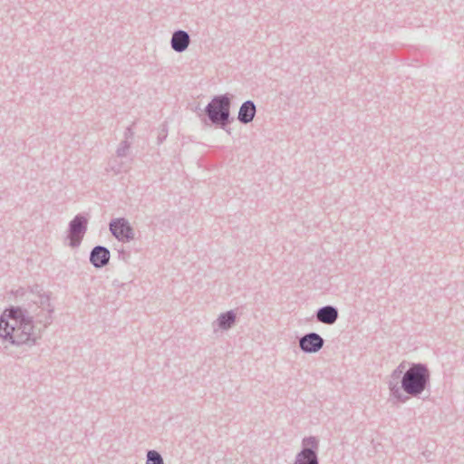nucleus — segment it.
I'll return each instance as SVG.
<instances>
[{"mask_svg": "<svg viewBox=\"0 0 464 464\" xmlns=\"http://www.w3.org/2000/svg\"><path fill=\"white\" fill-rule=\"evenodd\" d=\"M53 311L46 294L40 295L38 301L32 304L5 308L0 315V338L16 346L34 345L42 331L52 324Z\"/></svg>", "mask_w": 464, "mask_h": 464, "instance_id": "1", "label": "nucleus"}, {"mask_svg": "<svg viewBox=\"0 0 464 464\" xmlns=\"http://www.w3.org/2000/svg\"><path fill=\"white\" fill-rule=\"evenodd\" d=\"M404 369V362H401L388 382L391 396L400 403H405L410 396L419 397L430 386V372L425 363L412 362Z\"/></svg>", "mask_w": 464, "mask_h": 464, "instance_id": "2", "label": "nucleus"}, {"mask_svg": "<svg viewBox=\"0 0 464 464\" xmlns=\"http://www.w3.org/2000/svg\"><path fill=\"white\" fill-rule=\"evenodd\" d=\"M232 95L229 93L215 95L204 109L206 118L202 119L207 123V119L212 125L218 127L230 133L227 126L231 124L234 118L231 117L230 108Z\"/></svg>", "mask_w": 464, "mask_h": 464, "instance_id": "3", "label": "nucleus"}, {"mask_svg": "<svg viewBox=\"0 0 464 464\" xmlns=\"http://www.w3.org/2000/svg\"><path fill=\"white\" fill-rule=\"evenodd\" d=\"M88 218L83 214H77L68 224L66 238L69 240V246L78 247L88 229Z\"/></svg>", "mask_w": 464, "mask_h": 464, "instance_id": "4", "label": "nucleus"}, {"mask_svg": "<svg viewBox=\"0 0 464 464\" xmlns=\"http://www.w3.org/2000/svg\"><path fill=\"white\" fill-rule=\"evenodd\" d=\"M302 444V450L296 454L294 464H319L317 439L306 437Z\"/></svg>", "mask_w": 464, "mask_h": 464, "instance_id": "5", "label": "nucleus"}, {"mask_svg": "<svg viewBox=\"0 0 464 464\" xmlns=\"http://www.w3.org/2000/svg\"><path fill=\"white\" fill-rule=\"evenodd\" d=\"M111 235L121 242H130L134 238V231L129 221L124 218L111 219L109 224Z\"/></svg>", "mask_w": 464, "mask_h": 464, "instance_id": "6", "label": "nucleus"}, {"mask_svg": "<svg viewBox=\"0 0 464 464\" xmlns=\"http://www.w3.org/2000/svg\"><path fill=\"white\" fill-rule=\"evenodd\" d=\"M324 344V338L314 332L307 333L299 338V348L304 353H315Z\"/></svg>", "mask_w": 464, "mask_h": 464, "instance_id": "7", "label": "nucleus"}, {"mask_svg": "<svg viewBox=\"0 0 464 464\" xmlns=\"http://www.w3.org/2000/svg\"><path fill=\"white\" fill-rule=\"evenodd\" d=\"M110 250L103 246H95L90 252V263L95 268H102L110 262Z\"/></svg>", "mask_w": 464, "mask_h": 464, "instance_id": "8", "label": "nucleus"}, {"mask_svg": "<svg viewBox=\"0 0 464 464\" xmlns=\"http://www.w3.org/2000/svg\"><path fill=\"white\" fill-rule=\"evenodd\" d=\"M190 35L187 31L178 29L172 33L170 47L176 53L185 52L190 44Z\"/></svg>", "mask_w": 464, "mask_h": 464, "instance_id": "9", "label": "nucleus"}, {"mask_svg": "<svg viewBox=\"0 0 464 464\" xmlns=\"http://www.w3.org/2000/svg\"><path fill=\"white\" fill-rule=\"evenodd\" d=\"M315 317L317 322L331 325L337 321L339 312L337 307L327 304L317 309Z\"/></svg>", "mask_w": 464, "mask_h": 464, "instance_id": "10", "label": "nucleus"}, {"mask_svg": "<svg viewBox=\"0 0 464 464\" xmlns=\"http://www.w3.org/2000/svg\"><path fill=\"white\" fill-rule=\"evenodd\" d=\"M256 113V106L251 100L244 102L238 110L237 120L242 124L250 123Z\"/></svg>", "mask_w": 464, "mask_h": 464, "instance_id": "11", "label": "nucleus"}, {"mask_svg": "<svg viewBox=\"0 0 464 464\" xmlns=\"http://www.w3.org/2000/svg\"><path fill=\"white\" fill-rule=\"evenodd\" d=\"M236 318V314L233 310L227 311L218 315L213 323V326L217 324L222 330H229L235 324Z\"/></svg>", "mask_w": 464, "mask_h": 464, "instance_id": "12", "label": "nucleus"}, {"mask_svg": "<svg viewBox=\"0 0 464 464\" xmlns=\"http://www.w3.org/2000/svg\"><path fill=\"white\" fill-rule=\"evenodd\" d=\"M146 464H164L163 458L157 450H148Z\"/></svg>", "mask_w": 464, "mask_h": 464, "instance_id": "13", "label": "nucleus"}, {"mask_svg": "<svg viewBox=\"0 0 464 464\" xmlns=\"http://www.w3.org/2000/svg\"><path fill=\"white\" fill-rule=\"evenodd\" d=\"M130 148V140H122L116 150L117 157H120V158L126 157Z\"/></svg>", "mask_w": 464, "mask_h": 464, "instance_id": "14", "label": "nucleus"}, {"mask_svg": "<svg viewBox=\"0 0 464 464\" xmlns=\"http://www.w3.org/2000/svg\"><path fill=\"white\" fill-rule=\"evenodd\" d=\"M109 167L111 170L113 171L115 174H118L121 171V164L117 163L116 160L110 161Z\"/></svg>", "mask_w": 464, "mask_h": 464, "instance_id": "15", "label": "nucleus"}, {"mask_svg": "<svg viewBox=\"0 0 464 464\" xmlns=\"http://www.w3.org/2000/svg\"><path fill=\"white\" fill-rule=\"evenodd\" d=\"M133 135H134V132L132 130V127L129 126L124 131V140H129L132 139Z\"/></svg>", "mask_w": 464, "mask_h": 464, "instance_id": "16", "label": "nucleus"}, {"mask_svg": "<svg viewBox=\"0 0 464 464\" xmlns=\"http://www.w3.org/2000/svg\"><path fill=\"white\" fill-rule=\"evenodd\" d=\"M119 258L126 261L130 257V253L123 248L118 250Z\"/></svg>", "mask_w": 464, "mask_h": 464, "instance_id": "17", "label": "nucleus"}, {"mask_svg": "<svg viewBox=\"0 0 464 464\" xmlns=\"http://www.w3.org/2000/svg\"><path fill=\"white\" fill-rule=\"evenodd\" d=\"M126 284L120 282L118 279H115V280L112 281V285L115 288H118V287H121V286H124Z\"/></svg>", "mask_w": 464, "mask_h": 464, "instance_id": "18", "label": "nucleus"}, {"mask_svg": "<svg viewBox=\"0 0 464 464\" xmlns=\"http://www.w3.org/2000/svg\"><path fill=\"white\" fill-rule=\"evenodd\" d=\"M166 137H167V135H166V134H164V135H162V136H160H160L158 137L159 143H161V142L166 139Z\"/></svg>", "mask_w": 464, "mask_h": 464, "instance_id": "19", "label": "nucleus"}]
</instances>
